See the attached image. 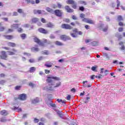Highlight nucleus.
<instances>
[{
    "mask_svg": "<svg viewBox=\"0 0 125 125\" xmlns=\"http://www.w3.org/2000/svg\"><path fill=\"white\" fill-rule=\"evenodd\" d=\"M85 16L84 15V14H81L80 15V17H81V18H84Z\"/></svg>",
    "mask_w": 125,
    "mask_h": 125,
    "instance_id": "5fc2aeb1",
    "label": "nucleus"
},
{
    "mask_svg": "<svg viewBox=\"0 0 125 125\" xmlns=\"http://www.w3.org/2000/svg\"><path fill=\"white\" fill-rule=\"evenodd\" d=\"M38 31L42 34H48V31L42 28H39Z\"/></svg>",
    "mask_w": 125,
    "mask_h": 125,
    "instance_id": "1a4fd4ad",
    "label": "nucleus"
},
{
    "mask_svg": "<svg viewBox=\"0 0 125 125\" xmlns=\"http://www.w3.org/2000/svg\"><path fill=\"white\" fill-rule=\"evenodd\" d=\"M50 38L51 39H55V36H54V35H51L50 36Z\"/></svg>",
    "mask_w": 125,
    "mask_h": 125,
    "instance_id": "0e129e2a",
    "label": "nucleus"
},
{
    "mask_svg": "<svg viewBox=\"0 0 125 125\" xmlns=\"http://www.w3.org/2000/svg\"><path fill=\"white\" fill-rule=\"evenodd\" d=\"M89 99H90V97H87L86 98V101L84 102L85 104L87 103V102H88V100H89Z\"/></svg>",
    "mask_w": 125,
    "mask_h": 125,
    "instance_id": "58836bf2",
    "label": "nucleus"
},
{
    "mask_svg": "<svg viewBox=\"0 0 125 125\" xmlns=\"http://www.w3.org/2000/svg\"><path fill=\"white\" fill-rule=\"evenodd\" d=\"M42 54H46V55H48V51H44L42 52Z\"/></svg>",
    "mask_w": 125,
    "mask_h": 125,
    "instance_id": "4c0bfd02",
    "label": "nucleus"
},
{
    "mask_svg": "<svg viewBox=\"0 0 125 125\" xmlns=\"http://www.w3.org/2000/svg\"><path fill=\"white\" fill-rule=\"evenodd\" d=\"M73 32L74 33V34H77V33H78V29L77 28H75L73 30Z\"/></svg>",
    "mask_w": 125,
    "mask_h": 125,
    "instance_id": "37998d69",
    "label": "nucleus"
},
{
    "mask_svg": "<svg viewBox=\"0 0 125 125\" xmlns=\"http://www.w3.org/2000/svg\"><path fill=\"white\" fill-rule=\"evenodd\" d=\"M80 10L83 11V10H84V8L83 7H80Z\"/></svg>",
    "mask_w": 125,
    "mask_h": 125,
    "instance_id": "6e6d98bb",
    "label": "nucleus"
},
{
    "mask_svg": "<svg viewBox=\"0 0 125 125\" xmlns=\"http://www.w3.org/2000/svg\"><path fill=\"white\" fill-rule=\"evenodd\" d=\"M70 35L71 36V37H72V38H77V34L76 33H70Z\"/></svg>",
    "mask_w": 125,
    "mask_h": 125,
    "instance_id": "72a5a7b5",
    "label": "nucleus"
},
{
    "mask_svg": "<svg viewBox=\"0 0 125 125\" xmlns=\"http://www.w3.org/2000/svg\"><path fill=\"white\" fill-rule=\"evenodd\" d=\"M34 12L35 14H37V13H38V14H42L43 13V12H44V11H43V10L41 11L40 10H35L34 11Z\"/></svg>",
    "mask_w": 125,
    "mask_h": 125,
    "instance_id": "ddd939ff",
    "label": "nucleus"
},
{
    "mask_svg": "<svg viewBox=\"0 0 125 125\" xmlns=\"http://www.w3.org/2000/svg\"><path fill=\"white\" fill-rule=\"evenodd\" d=\"M45 74H49L50 73V71L49 70L45 69Z\"/></svg>",
    "mask_w": 125,
    "mask_h": 125,
    "instance_id": "a18cd8bd",
    "label": "nucleus"
},
{
    "mask_svg": "<svg viewBox=\"0 0 125 125\" xmlns=\"http://www.w3.org/2000/svg\"><path fill=\"white\" fill-rule=\"evenodd\" d=\"M66 3L68 4H74V3H75V1H74V0H67L66 1Z\"/></svg>",
    "mask_w": 125,
    "mask_h": 125,
    "instance_id": "6ab92c4d",
    "label": "nucleus"
},
{
    "mask_svg": "<svg viewBox=\"0 0 125 125\" xmlns=\"http://www.w3.org/2000/svg\"><path fill=\"white\" fill-rule=\"evenodd\" d=\"M21 88V86H16L15 87V89L16 90H19Z\"/></svg>",
    "mask_w": 125,
    "mask_h": 125,
    "instance_id": "a19ab883",
    "label": "nucleus"
},
{
    "mask_svg": "<svg viewBox=\"0 0 125 125\" xmlns=\"http://www.w3.org/2000/svg\"><path fill=\"white\" fill-rule=\"evenodd\" d=\"M5 76V75H4V74L3 73L0 74V78H4Z\"/></svg>",
    "mask_w": 125,
    "mask_h": 125,
    "instance_id": "3c124183",
    "label": "nucleus"
},
{
    "mask_svg": "<svg viewBox=\"0 0 125 125\" xmlns=\"http://www.w3.org/2000/svg\"><path fill=\"white\" fill-rule=\"evenodd\" d=\"M66 99L67 100H70V99H71V95H68L66 97Z\"/></svg>",
    "mask_w": 125,
    "mask_h": 125,
    "instance_id": "13d9d810",
    "label": "nucleus"
},
{
    "mask_svg": "<svg viewBox=\"0 0 125 125\" xmlns=\"http://www.w3.org/2000/svg\"><path fill=\"white\" fill-rule=\"evenodd\" d=\"M21 37L22 40H25L26 39V34H22L21 35Z\"/></svg>",
    "mask_w": 125,
    "mask_h": 125,
    "instance_id": "7c9ffc66",
    "label": "nucleus"
},
{
    "mask_svg": "<svg viewBox=\"0 0 125 125\" xmlns=\"http://www.w3.org/2000/svg\"><path fill=\"white\" fill-rule=\"evenodd\" d=\"M31 102L33 104H37V103H39L40 102V99L38 97H37L31 100Z\"/></svg>",
    "mask_w": 125,
    "mask_h": 125,
    "instance_id": "9b49d317",
    "label": "nucleus"
},
{
    "mask_svg": "<svg viewBox=\"0 0 125 125\" xmlns=\"http://www.w3.org/2000/svg\"><path fill=\"white\" fill-rule=\"evenodd\" d=\"M33 40L35 42H36V43H38V44H39V45H43L44 43H50V42L47 41V40L45 39H43L42 42L37 37L34 38Z\"/></svg>",
    "mask_w": 125,
    "mask_h": 125,
    "instance_id": "f03ea898",
    "label": "nucleus"
},
{
    "mask_svg": "<svg viewBox=\"0 0 125 125\" xmlns=\"http://www.w3.org/2000/svg\"><path fill=\"white\" fill-rule=\"evenodd\" d=\"M61 27L62 29H66L68 30H71L73 29V27L68 24L63 23Z\"/></svg>",
    "mask_w": 125,
    "mask_h": 125,
    "instance_id": "7ed1b4c3",
    "label": "nucleus"
},
{
    "mask_svg": "<svg viewBox=\"0 0 125 125\" xmlns=\"http://www.w3.org/2000/svg\"><path fill=\"white\" fill-rule=\"evenodd\" d=\"M117 20L118 21H123V20H124V19L123 18V17H122V16H118Z\"/></svg>",
    "mask_w": 125,
    "mask_h": 125,
    "instance_id": "c85d7f7f",
    "label": "nucleus"
},
{
    "mask_svg": "<svg viewBox=\"0 0 125 125\" xmlns=\"http://www.w3.org/2000/svg\"><path fill=\"white\" fill-rule=\"evenodd\" d=\"M7 121L5 117H3L0 119V122H2V123H5Z\"/></svg>",
    "mask_w": 125,
    "mask_h": 125,
    "instance_id": "bb28decb",
    "label": "nucleus"
},
{
    "mask_svg": "<svg viewBox=\"0 0 125 125\" xmlns=\"http://www.w3.org/2000/svg\"><path fill=\"white\" fill-rule=\"evenodd\" d=\"M79 3H80V4H84V5H86V2H85L84 1H79Z\"/></svg>",
    "mask_w": 125,
    "mask_h": 125,
    "instance_id": "473e14b6",
    "label": "nucleus"
},
{
    "mask_svg": "<svg viewBox=\"0 0 125 125\" xmlns=\"http://www.w3.org/2000/svg\"><path fill=\"white\" fill-rule=\"evenodd\" d=\"M96 68H97V67H96V66H93L91 68L92 71H95V70H96Z\"/></svg>",
    "mask_w": 125,
    "mask_h": 125,
    "instance_id": "8fccbe9b",
    "label": "nucleus"
},
{
    "mask_svg": "<svg viewBox=\"0 0 125 125\" xmlns=\"http://www.w3.org/2000/svg\"><path fill=\"white\" fill-rule=\"evenodd\" d=\"M55 44H56L57 45H60V46H62L63 45V44L62 42L59 41H56L55 42Z\"/></svg>",
    "mask_w": 125,
    "mask_h": 125,
    "instance_id": "b1692460",
    "label": "nucleus"
},
{
    "mask_svg": "<svg viewBox=\"0 0 125 125\" xmlns=\"http://www.w3.org/2000/svg\"><path fill=\"white\" fill-rule=\"evenodd\" d=\"M46 10L48 11V12H50L51 13H52V12H53V10H52V9L49 7H47L46 8Z\"/></svg>",
    "mask_w": 125,
    "mask_h": 125,
    "instance_id": "cd10ccee",
    "label": "nucleus"
},
{
    "mask_svg": "<svg viewBox=\"0 0 125 125\" xmlns=\"http://www.w3.org/2000/svg\"><path fill=\"white\" fill-rule=\"evenodd\" d=\"M89 25H85V29H86L87 30H88V29H89Z\"/></svg>",
    "mask_w": 125,
    "mask_h": 125,
    "instance_id": "bf43d9fd",
    "label": "nucleus"
},
{
    "mask_svg": "<svg viewBox=\"0 0 125 125\" xmlns=\"http://www.w3.org/2000/svg\"><path fill=\"white\" fill-rule=\"evenodd\" d=\"M41 21H42V23H46V22L45 20L43 18L42 19Z\"/></svg>",
    "mask_w": 125,
    "mask_h": 125,
    "instance_id": "603ef678",
    "label": "nucleus"
},
{
    "mask_svg": "<svg viewBox=\"0 0 125 125\" xmlns=\"http://www.w3.org/2000/svg\"><path fill=\"white\" fill-rule=\"evenodd\" d=\"M43 59V58L42 57H40L38 58V60L39 61H41V60H42Z\"/></svg>",
    "mask_w": 125,
    "mask_h": 125,
    "instance_id": "338daca9",
    "label": "nucleus"
},
{
    "mask_svg": "<svg viewBox=\"0 0 125 125\" xmlns=\"http://www.w3.org/2000/svg\"><path fill=\"white\" fill-rule=\"evenodd\" d=\"M97 44H98V42H97L96 41H94L92 42V45H93V46H96Z\"/></svg>",
    "mask_w": 125,
    "mask_h": 125,
    "instance_id": "2f4dec72",
    "label": "nucleus"
},
{
    "mask_svg": "<svg viewBox=\"0 0 125 125\" xmlns=\"http://www.w3.org/2000/svg\"><path fill=\"white\" fill-rule=\"evenodd\" d=\"M8 46H11L12 47H15L16 46V44L14 42H8Z\"/></svg>",
    "mask_w": 125,
    "mask_h": 125,
    "instance_id": "f3484780",
    "label": "nucleus"
},
{
    "mask_svg": "<svg viewBox=\"0 0 125 125\" xmlns=\"http://www.w3.org/2000/svg\"><path fill=\"white\" fill-rule=\"evenodd\" d=\"M46 27H48V28H53V27H54V25L49 22L46 24Z\"/></svg>",
    "mask_w": 125,
    "mask_h": 125,
    "instance_id": "a211bd4d",
    "label": "nucleus"
},
{
    "mask_svg": "<svg viewBox=\"0 0 125 125\" xmlns=\"http://www.w3.org/2000/svg\"><path fill=\"white\" fill-rule=\"evenodd\" d=\"M29 85L30 86H32V87H34V86H35V84L33 83H30Z\"/></svg>",
    "mask_w": 125,
    "mask_h": 125,
    "instance_id": "c03bdc74",
    "label": "nucleus"
},
{
    "mask_svg": "<svg viewBox=\"0 0 125 125\" xmlns=\"http://www.w3.org/2000/svg\"><path fill=\"white\" fill-rule=\"evenodd\" d=\"M25 1L27 3H32V4H35V1L34 0H26Z\"/></svg>",
    "mask_w": 125,
    "mask_h": 125,
    "instance_id": "412c9836",
    "label": "nucleus"
},
{
    "mask_svg": "<svg viewBox=\"0 0 125 125\" xmlns=\"http://www.w3.org/2000/svg\"><path fill=\"white\" fill-rule=\"evenodd\" d=\"M103 57H106V58L107 59H110V56H109V55H108V54L106 53H103Z\"/></svg>",
    "mask_w": 125,
    "mask_h": 125,
    "instance_id": "aec40b11",
    "label": "nucleus"
},
{
    "mask_svg": "<svg viewBox=\"0 0 125 125\" xmlns=\"http://www.w3.org/2000/svg\"><path fill=\"white\" fill-rule=\"evenodd\" d=\"M13 51H8V53H9V55H14L15 54V52H16V50L14 49H13Z\"/></svg>",
    "mask_w": 125,
    "mask_h": 125,
    "instance_id": "dca6fc26",
    "label": "nucleus"
},
{
    "mask_svg": "<svg viewBox=\"0 0 125 125\" xmlns=\"http://www.w3.org/2000/svg\"><path fill=\"white\" fill-rule=\"evenodd\" d=\"M29 61L30 63H34V62H35V60L34 59H30Z\"/></svg>",
    "mask_w": 125,
    "mask_h": 125,
    "instance_id": "4d7b16f0",
    "label": "nucleus"
},
{
    "mask_svg": "<svg viewBox=\"0 0 125 125\" xmlns=\"http://www.w3.org/2000/svg\"><path fill=\"white\" fill-rule=\"evenodd\" d=\"M63 21L66 22V23H70V20L69 19H64Z\"/></svg>",
    "mask_w": 125,
    "mask_h": 125,
    "instance_id": "f704fd0d",
    "label": "nucleus"
},
{
    "mask_svg": "<svg viewBox=\"0 0 125 125\" xmlns=\"http://www.w3.org/2000/svg\"><path fill=\"white\" fill-rule=\"evenodd\" d=\"M11 28L12 29H8V33H11L12 32H13V29H17V28H18V24H13L11 26Z\"/></svg>",
    "mask_w": 125,
    "mask_h": 125,
    "instance_id": "6e6552de",
    "label": "nucleus"
},
{
    "mask_svg": "<svg viewBox=\"0 0 125 125\" xmlns=\"http://www.w3.org/2000/svg\"><path fill=\"white\" fill-rule=\"evenodd\" d=\"M62 6V5H61V4H60L59 3H58V7L59 8H61Z\"/></svg>",
    "mask_w": 125,
    "mask_h": 125,
    "instance_id": "e2e57ef3",
    "label": "nucleus"
},
{
    "mask_svg": "<svg viewBox=\"0 0 125 125\" xmlns=\"http://www.w3.org/2000/svg\"><path fill=\"white\" fill-rule=\"evenodd\" d=\"M71 91H72L73 92H76V89H75V88H73L71 89Z\"/></svg>",
    "mask_w": 125,
    "mask_h": 125,
    "instance_id": "69168bd1",
    "label": "nucleus"
},
{
    "mask_svg": "<svg viewBox=\"0 0 125 125\" xmlns=\"http://www.w3.org/2000/svg\"><path fill=\"white\" fill-rule=\"evenodd\" d=\"M35 71H36V67H32L30 68V70H29L30 73H34Z\"/></svg>",
    "mask_w": 125,
    "mask_h": 125,
    "instance_id": "4be33fe9",
    "label": "nucleus"
},
{
    "mask_svg": "<svg viewBox=\"0 0 125 125\" xmlns=\"http://www.w3.org/2000/svg\"><path fill=\"white\" fill-rule=\"evenodd\" d=\"M6 81H5V80H1L0 81V84H2V85H3V84H4V83H5Z\"/></svg>",
    "mask_w": 125,
    "mask_h": 125,
    "instance_id": "c9c22d12",
    "label": "nucleus"
},
{
    "mask_svg": "<svg viewBox=\"0 0 125 125\" xmlns=\"http://www.w3.org/2000/svg\"><path fill=\"white\" fill-rule=\"evenodd\" d=\"M60 39L62 40V41H67V40H71V38L68 37L65 35H61L60 36Z\"/></svg>",
    "mask_w": 125,
    "mask_h": 125,
    "instance_id": "39448f33",
    "label": "nucleus"
},
{
    "mask_svg": "<svg viewBox=\"0 0 125 125\" xmlns=\"http://www.w3.org/2000/svg\"><path fill=\"white\" fill-rule=\"evenodd\" d=\"M72 8L74 9H76V8H77V4L75 3L74 4H72Z\"/></svg>",
    "mask_w": 125,
    "mask_h": 125,
    "instance_id": "ea45409f",
    "label": "nucleus"
},
{
    "mask_svg": "<svg viewBox=\"0 0 125 125\" xmlns=\"http://www.w3.org/2000/svg\"><path fill=\"white\" fill-rule=\"evenodd\" d=\"M117 7L116 8V9H119V6H120V1L117 0Z\"/></svg>",
    "mask_w": 125,
    "mask_h": 125,
    "instance_id": "79ce46f5",
    "label": "nucleus"
},
{
    "mask_svg": "<svg viewBox=\"0 0 125 125\" xmlns=\"http://www.w3.org/2000/svg\"><path fill=\"white\" fill-rule=\"evenodd\" d=\"M65 9L67 11V12H73L74 11L73 9L70 8V7L68 6H66L65 7Z\"/></svg>",
    "mask_w": 125,
    "mask_h": 125,
    "instance_id": "2eb2a0df",
    "label": "nucleus"
},
{
    "mask_svg": "<svg viewBox=\"0 0 125 125\" xmlns=\"http://www.w3.org/2000/svg\"><path fill=\"white\" fill-rule=\"evenodd\" d=\"M31 50L32 51H33V52H37L39 50V48L36 47H32L31 48Z\"/></svg>",
    "mask_w": 125,
    "mask_h": 125,
    "instance_id": "5701e85b",
    "label": "nucleus"
},
{
    "mask_svg": "<svg viewBox=\"0 0 125 125\" xmlns=\"http://www.w3.org/2000/svg\"><path fill=\"white\" fill-rule=\"evenodd\" d=\"M72 18L73 19V20H77V17H76L75 15L72 16Z\"/></svg>",
    "mask_w": 125,
    "mask_h": 125,
    "instance_id": "864d4df0",
    "label": "nucleus"
},
{
    "mask_svg": "<svg viewBox=\"0 0 125 125\" xmlns=\"http://www.w3.org/2000/svg\"><path fill=\"white\" fill-rule=\"evenodd\" d=\"M18 12H19V13H22V12H23V10H22V9H18Z\"/></svg>",
    "mask_w": 125,
    "mask_h": 125,
    "instance_id": "de8ad7c7",
    "label": "nucleus"
},
{
    "mask_svg": "<svg viewBox=\"0 0 125 125\" xmlns=\"http://www.w3.org/2000/svg\"><path fill=\"white\" fill-rule=\"evenodd\" d=\"M57 113L60 118H63V116H64V114H63L62 111L57 110Z\"/></svg>",
    "mask_w": 125,
    "mask_h": 125,
    "instance_id": "4468645a",
    "label": "nucleus"
},
{
    "mask_svg": "<svg viewBox=\"0 0 125 125\" xmlns=\"http://www.w3.org/2000/svg\"><path fill=\"white\" fill-rule=\"evenodd\" d=\"M54 13L56 16L58 17H61L62 16V11L59 10H56L54 11Z\"/></svg>",
    "mask_w": 125,
    "mask_h": 125,
    "instance_id": "0eeeda50",
    "label": "nucleus"
},
{
    "mask_svg": "<svg viewBox=\"0 0 125 125\" xmlns=\"http://www.w3.org/2000/svg\"><path fill=\"white\" fill-rule=\"evenodd\" d=\"M92 42V40H91V39H86L85 40V42H86V43H88V42Z\"/></svg>",
    "mask_w": 125,
    "mask_h": 125,
    "instance_id": "e433bc0d",
    "label": "nucleus"
},
{
    "mask_svg": "<svg viewBox=\"0 0 125 125\" xmlns=\"http://www.w3.org/2000/svg\"><path fill=\"white\" fill-rule=\"evenodd\" d=\"M5 37L7 40H12V39H13V36L12 35L5 36Z\"/></svg>",
    "mask_w": 125,
    "mask_h": 125,
    "instance_id": "a878e982",
    "label": "nucleus"
},
{
    "mask_svg": "<svg viewBox=\"0 0 125 125\" xmlns=\"http://www.w3.org/2000/svg\"><path fill=\"white\" fill-rule=\"evenodd\" d=\"M4 30V27H2L0 28V32H2V31Z\"/></svg>",
    "mask_w": 125,
    "mask_h": 125,
    "instance_id": "774afa93",
    "label": "nucleus"
},
{
    "mask_svg": "<svg viewBox=\"0 0 125 125\" xmlns=\"http://www.w3.org/2000/svg\"><path fill=\"white\" fill-rule=\"evenodd\" d=\"M123 27H120L118 29L119 32H123Z\"/></svg>",
    "mask_w": 125,
    "mask_h": 125,
    "instance_id": "052dcab7",
    "label": "nucleus"
},
{
    "mask_svg": "<svg viewBox=\"0 0 125 125\" xmlns=\"http://www.w3.org/2000/svg\"><path fill=\"white\" fill-rule=\"evenodd\" d=\"M17 15H18V13L17 12H14L13 13V16H17Z\"/></svg>",
    "mask_w": 125,
    "mask_h": 125,
    "instance_id": "680f3d73",
    "label": "nucleus"
},
{
    "mask_svg": "<svg viewBox=\"0 0 125 125\" xmlns=\"http://www.w3.org/2000/svg\"><path fill=\"white\" fill-rule=\"evenodd\" d=\"M44 66H45V67H47V68H51V67H52V64L51 63H46L45 64H44Z\"/></svg>",
    "mask_w": 125,
    "mask_h": 125,
    "instance_id": "393cba45",
    "label": "nucleus"
},
{
    "mask_svg": "<svg viewBox=\"0 0 125 125\" xmlns=\"http://www.w3.org/2000/svg\"><path fill=\"white\" fill-rule=\"evenodd\" d=\"M28 117V114H24L23 115L22 118L23 119H25V118H27Z\"/></svg>",
    "mask_w": 125,
    "mask_h": 125,
    "instance_id": "09e8293b",
    "label": "nucleus"
},
{
    "mask_svg": "<svg viewBox=\"0 0 125 125\" xmlns=\"http://www.w3.org/2000/svg\"><path fill=\"white\" fill-rule=\"evenodd\" d=\"M38 21H39V19L38 18H35L32 19V23H36Z\"/></svg>",
    "mask_w": 125,
    "mask_h": 125,
    "instance_id": "c756f323",
    "label": "nucleus"
},
{
    "mask_svg": "<svg viewBox=\"0 0 125 125\" xmlns=\"http://www.w3.org/2000/svg\"><path fill=\"white\" fill-rule=\"evenodd\" d=\"M0 114L5 117V116H7L8 115V113H7L6 110H3L0 112Z\"/></svg>",
    "mask_w": 125,
    "mask_h": 125,
    "instance_id": "f8f14e48",
    "label": "nucleus"
},
{
    "mask_svg": "<svg viewBox=\"0 0 125 125\" xmlns=\"http://www.w3.org/2000/svg\"><path fill=\"white\" fill-rule=\"evenodd\" d=\"M27 98V95L25 94H22L19 96V99L20 100L24 101L26 100Z\"/></svg>",
    "mask_w": 125,
    "mask_h": 125,
    "instance_id": "423d86ee",
    "label": "nucleus"
},
{
    "mask_svg": "<svg viewBox=\"0 0 125 125\" xmlns=\"http://www.w3.org/2000/svg\"><path fill=\"white\" fill-rule=\"evenodd\" d=\"M55 81H60V78L58 77L50 76L47 78L46 82L49 85L44 87L45 90L53 91V88L51 85H53L54 87H58L61 85V82H59L55 84Z\"/></svg>",
    "mask_w": 125,
    "mask_h": 125,
    "instance_id": "f257e3e1",
    "label": "nucleus"
},
{
    "mask_svg": "<svg viewBox=\"0 0 125 125\" xmlns=\"http://www.w3.org/2000/svg\"><path fill=\"white\" fill-rule=\"evenodd\" d=\"M0 58H1V59H4V60H6V58H7V55L5 53V52L4 51L1 52V55L0 56Z\"/></svg>",
    "mask_w": 125,
    "mask_h": 125,
    "instance_id": "9d476101",
    "label": "nucleus"
},
{
    "mask_svg": "<svg viewBox=\"0 0 125 125\" xmlns=\"http://www.w3.org/2000/svg\"><path fill=\"white\" fill-rule=\"evenodd\" d=\"M40 122V119L35 118L34 119V123H39Z\"/></svg>",
    "mask_w": 125,
    "mask_h": 125,
    "instance_id": "49530a36",
    "label": "nucleus"
},
{
    "mask_svg": "<svg viewBox=\"0 0 125 125\" xmlns=\"http://www.w3.org/2000/svg\"><path fill=\"white\" fill-rule=\"evenodd\" d=\"M83 22H85L86 23H88L89 24H94V21L90 19L84 18L83 20Z\"/></svg>",
    "mask_w": 125,
    "mask_h": 125,
    "instance_id": "20e7f679",
    "label": "nucleus"
}]
</instances>
